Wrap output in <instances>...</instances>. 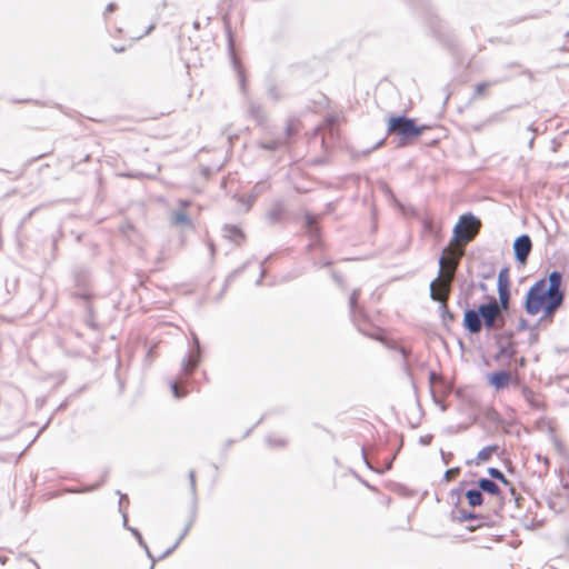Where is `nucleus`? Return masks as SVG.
<instances>
[{
	"label": "nucleus",
	"mask_w": 569,
	"mask_h": 569,
	"mask_svg": "<svg viewBox=\"0 0 569 569\" xmlns=\"http://www.w3.org/2000/svg\"><path fill=\"white\" fill-rule=\"evenodd\" d=\"M561 286L562 273L553 270L547 279H539L527 291L523 309L530 316L541 312L538 325L551 323L556 312L562 307L565 291Z\"/></svg>",
	"instance_id": "obj_1"
},
{
	"label": "nucleus",
	"mask_w": 569,
	"mask_h": 569,
	"mask_svg": "<svg viewBox=\"0 0 569 569\" xmlns=\"http://www.w3.org/2000/svg\"><path fill=\"white\" fill-rule=\"evenodd\" d=\"M506 325V318L496 310V298L481 303L477 309H466L463 312V327L471 335H477L482 327L487 330H499Z\"/></svg>",
	"instance_id": "obj_2"
},
{
	"label": "nucleus",
	"mask_w": 569,
	"mask_h": 569,
	"mask_svg": "<svg viewBox=\"0 0 569 569\" xmlns=\"http://www.w3.org/2000/svg\"><path fill=\"white\" fill-rule=\"evenodd\" d=\"M462 254L463 249H451L450 247H446L442 250V253L438 260V276L430 283V298L433 301L440 300V293L437 291V286L441 287L447 282V287H450V283L455 279V273Z\"/></svg>",
	"instance_id": "obj_3"
},
{
	"label": "nucleus",
	"mask_w": 569,
	"mask_h": 569,
	"mask_svg": "<svg viewBox=\"0 0 569 569\" xmlns=\"http://www.w3.org/2000/svg\"><path fill=\"white\" fill-rule=\"evenodd\" d=\"M425 126H417L415 119L406 116L391 117L388 122V133L398 138V146L405 147L422 134Z\"/></svg>",
	"instance_id": "obj_4"
},
{
	"label": "nucleus",
	"mask_w": 569,
	"mask_h": 569,
	"mask_svg": "<svg viewBox=\"0 0 569 569\" xmlns=\"http://www.w3.org/2000/svg\"><path fill=\"white\" fill-rule=\"evenodd\" d=\"M480 226L481 222L475 214L471 212L463 213L453 228V237L450 244L453 241L462 242L463 244L472 241L479 232Z\"/></svg>",
	"instance_id": "obj_5"
},
{
	"label": "nucleus",
	"mask_w": 569,
	"mask_h": 569,
	"mask_svg": "<svg viewBox=\"0 0 569 569\" xmlns=\"http://www.w3.org/2000/svg\"><path fill=\"white\" fill-rule=\"evenodd\" d=\"M192 342H193V349L189 351L181 361V368H180V376L179 380L180 382L183 381V378L189 377L200 365L201 362V347L199 338L196 333H192Z\"/></svg>",
	"instance_id": "obj_6"
},
{
	"label": "nucleus",
	"mask_w": 569,
	"mask_h": 569,
	"mask_svg": "<svg viewBox=\"0 0 569 569\" xmlns=\"http://www.w3.org/2000/svg\"><path fill=\"white\" fill-rule=\"evenodd\" d=\"M512 248H513L516 261L519 264L525 266L527 263L528 257L532 250L531 238L526 233L517 237L513 241Z\"/></svg>",
	"instance_id": "obj_7"
},
{
	"label": "nucleus",
	"mask_w": 569,
	"mask_h": 569,
	"mask_svg": "<svg viewBox=\"0 0 569 569\" xmlns=\"http://www.w3.org/2000/svg\"><path fill=\"white\" fill-rule=\"evenodd\" d=\"M337 118L333 116L328 117L321 126L315 129V134H321V144L327 148L328 140L333 139L337 134Z\"/></svg>",
	"instance_id": "obj_8"
},
{
	"label": "nucleus",
	"mask_w": 569,
	"mask_h": 569,
	"mask_svg": "<svg viewBox=\"0 0 569 569\" xmlns=\"http://www.w3.org/2000/svg\"><path fill=\"white\" fill-rule=\"evenodd\" d=\"M305 229L310 237L311 242L309 244V248H311L317 244V242L319 241V237H320V230H319L317 217H315L310 213H306Z\"/></svg>",
	"instance_id": "obj_9"
},
{
	"label": "nucleus",
	"mask_w": 569,
	"mask_h": 569,
	"mask_svg": "<svg viewBox=\"0 0 569 569\" xmlns=\"http://www.w3.org/2000/svg\"><path fill=\"white\" fill-rule=\"evenodd\" d=\"M488 381L497 390L505 389L511 381V373L507 370L493 371L488 376Z\"/></svg>",
	"instance_id": "obj_10"
},
{
	"label": "nucleus",
	"mask_w": 569,
	"mask_h": 569,
	"mask_svg": "<svg viewBox=\"0 0 569 569\" xmlns=\"http://www.w3.org/2000/svg\"><path fill=\"white\" fill-rule=\"evenodd\" d=\"M286 213V208L281 201H276L266 213V220L269 223H279L282 221Z\"/></svg>",
	"instance_id": "obj_11"
},
{
	"label": "nucleus",
	"mask_w": 569,
	"mask_h": 569,
	"mask_svg": "<svg viewBox=\"0 0 569 569\" xmlns=\"http://www.w3.org/2000/svg\"><path fill=\"white\" fill-rule=\"evenodd\" d=\"M477 483L481 492L483 491L492 496H499L501 493L499 486L491 479L480 478Z\"/></svg>",
	"instance_id": "obj_12"
},
{
	"label": "nucleus",
	"mask_w": 569,
	"mask_h": 569,
	"mask_svg": "<svg viewBox=\"0 0 569 569\" xmlns=\"http://www.w3.org/2000/svg\"><path fill=\"white\" fill-rule=\"evenodd\" d=\"M497 345H498V352L495 357L496 360H500L502 358L511 359L516 355V349L511 341H509L506 345L502 343L501 341H498Z\"/></svg>",
	"instance_id": "obj_13"
},
{
	"label": "nucleus",
	"mask_w": 569,
	"mask_h": 569,
	"mask_svg": "<svg viewBox=\"0 0 569 569\" xmlns=\"http://www.w3.org/2000/svg\"><path fill=\"white\" fill-rule=\"evenodd\" d=\"M499 300L496 299V310L499 313L508 311L510 302V290H498Z\"/></svg>",
	"instance_id": "obj_14"
},
{
	"label": "nucleus",
	"mask_w": 569,
	"mask_h": 569,
	"mask_svg": "<svg viewBox=\"0 0 569 569\" xmlns=\"http://www.w3.org/2000/svg\"><path fill=\"white\" fill-rule=\"evenodd\" d=\"M468 505L472 508L479 507L483 503V495L480 489H469L466 492Z\"/></svg>",
	"instance_id": "obj_15"
},
{
	"label": "nucleus",
	"mask_w": 569,
	"mask_h": 569,
	"mask_svg": "<svg viewBox=\"0 0 569 569\" xmlns=\"http://www.w3.org/2000/svg\"><path fill=\"white\" fill-rule=\"evenodd\" d=\"M229 50H230V54H231V60H232L233 67H234V69L238 72V78H239L241 90L243 91L244 90V76H243L242 70L240 69L239 61H238V59H237V57H236V54L233 52V42H232V38H231L230 34H229Z\"/></svg>",
	"instance_id": "obj_16"
},
{
	"label": "nucleus",
	"mask_w": 569,
	"mask_h": 569,
	"mask_svg": "<svg viewBox=\"0 0 569 569\" xmlns=\"http://www.w3.org/2000/svg\"><path fill=\"white\" fill-rule=\"evenodd\" d=\"M170 221L173 226H192L190 218L181 210L173 211Z\"/></svg>",
	"instance_id": "obj_17"
},
{
	"label": "nucleus",
	"mask_w": 569,
	"mask_h": 569,
	"mask_svg": "<svg viewBox=\"0 0 569 569\" xmlns=\"http://www.w3.org/2000/svg\"><path fill=\"white\" fill-rule=\"evenodd\" d=\"M449 289H450V287H447L445 298L440 297V300H438V302H440L441 317L445 322L455 320V315L448 309L447 303H446V299L449 295Z\"/></svg>",
	"instance_id": "obj_18"
},
{
	"label": "nucleus",
	"mask_w": 569,
	"mask_h": 569,
	"mask_svg": "<svg viewBox=\"0 0 569 569\" xmlns=\"http://www.w3.org/2000/svg\"><path fill=\"white\" fill-rule=\"evenodd\" d=\"M192 523H193V518H192V519H190V521L186 525V527H184V529H183L182 533L179 536V538L177 539V541L174 542V545H173L171 548H169L168 550H166V551H164V552L159 557V560L167 558L169 555H171V553L174 551V549H176V548L181 543V541L183 540V538H184V537L187 536V533L189 532V530H190V528H191Z\"/></svg>",
	"instance_id": "obj_19"
},
{
	"label": "nucleus",
	"mask_w": 569,
	"mask_h": 569,
	"mask_svg": "<svg viewBox=\"0 0 569 569\" xmlns=\"http://www.w3.org/2000/svg\"><path fill=\"white\" fill-rule=\"evenodd\" d=\"M498 290H509V269L502 268L498 273Z\"/></svg>",
	"instance_id": "obj_20"
},
{
	"label": "nucleus",
	"mask_w": 569,
	"mask_h": 569,
	"mask_svg": "<svg viewBox=\"0 0 569 569\" xmlns=\"http://www.w3.org/2000/svg\"><path fill=\"white\" fill-rule=\"evenodd\" d=\"M499 449V446L498 445H491V446H487L485 448H482L478 455H477V459L479 461H488L491 456L497 452Z\"/></svg>",
	"instance_id": "obj_21"
},
{
	"label": "nucleus",
	"mask_w": 569,
	"mask_h": 569,
	"mask_svg": "<svg viewBox=\"0 0 569 569\" xmlns=\"http://www.w3.org/2000/svg\"><path fill=\"white\" fill-rule=\"evenodd\" d=\"M500 81L499 80H492V81H485V82H480L476 86L475 88V93L472 94V99H477L479 97H482L486 94V90L491 87V86H495L497 83H499Z\"/></svg>",
	"instance_id": "obj_22"
},
{
	"label": "nucleus",
	"mask_w": 569,
	"mask_h": 569,
	"mask_svg": "<svg viewBox=\"0 0 569 569\" xmlns=\"http://www.w3.org/2000/svg\"><path fill=\"white\" fill-rule=\"evenodd\" d=\"M226 231L228 232V238L239 244V240L243 239V232L236 226H226Z\"/></svg>",
	"instance_id": "obj_23"
},
{
	"label": "nucleus",
	"mask_w": 569,
	"mask_h": 569,
	"mask_svg": "<svg viewBox=\"0 0 569 569\" xmlns=\"http://www.w3.org/2000/svg\"><path fill=\"white\" fill-rule=\"evenodd\" d=\"M359 295H360V290L359 289H355L351 292L350 298H349V308H350V312H351L353 318L357 317V312H359V315H361V311H360V309L358 308V305H357Z\"/></svg>",
	"instance_id": "obj_24"
},
{
	"label": "nucleus",
	"mask_w": 569,
	"mask_h": 569,
	"mask_svg": "<svg viewBox=\"0 0 569 569\" xmlns=\"http://www.w3.org/2000/svg\"><path fill=\"white\" fill-rule=\"evenodd\" d=\"M457 519L459 521H470V520L482 519V516L471 512V511H467L465 509H459Z\"/></svg>",
	"instance_id": "obj_25"
},
{
	"label": "nucleus",
	"mask_w": 569,
	"mask_h": 569,
	"mask_svg": "<svg viewBox=\"0 0 569 569\" xmlns=\"http://www.w3.org/2000/svg\"><path fill=\"white\" fill-rule=\"evenodd\" d=\"M488 473L492 479H496L506 486H510V481L505 477L501 470L490 467L488 468Z\"/></svg>",
	"instance_id": "obj_26"
},
{
	"label": "nucleus",
	"mask_w": 569,
	"mask_h": 569,
	"mask_svg": "<svg viewBox=\"0 0 569 569\" xmlns=\"http://www.w3.org/2000/svg\"><path fill=\"white\" fill-rule=\"evenodd\" d=\"M522 396L530 403V406L532 408L538 409L540 407V403L535 398L533 391L531 389H529L528 387L522 388Z\"/></svg>",
	"instance_id": "obj_27"
},
{
	"label": "nucleus",
	"mask_w": 569,
	"mask_h": 569,
	"mask_svg": "<svg viewBox=\"0 0 569 569\" xmlns=\"http://www.w3.org/2000/svg\"><path fill=\"white\" fill-rule=\"evenodd\" d=\"M250 114L258 121L262 122L264 120V112L259 104L251 103L249 108Z\"/></svg>",
	"instance_id": "obj_28"
},
{
	"label": "nucleus",
	"mask_w": 569,
	"mask_h": 569,
	"mask_svg": "<svg viewBox=\"0 0 569 569\" xmlns=\"http://www.w3.org/2000/svg\"><path fill=\"white\" fill-rule=\"evenodd\" d=\"M284 144V140L277 139L261 143V147L269 151H274Z\"/></svg>",
	"instance_id": "obj_29"
},
{
	"label": "nucleus",
	"mask_w": 569,
	"mask_h": 569,
	"mask_svg": "<svg viewBox=\"0 0 569 569\" xmlns=\"http://www.w3.org/2000/svg\"><path fill=\"white\" fill-rule=\"evenodd\" d=\"M170 388H171L173 397L177 398V399H180V398H182V397H184L187 395V390L181 389L179 387L178 381H171L170 382Z\"/></svg>",
	"instance_id": "obj_30"
},
{
	"label": "nucleus",
	"mask_w": 569,
	"mask_h": 569,
	"mask_svg": "<svg viewBox=\"0 0 569 569\" xmlns=\"http://www.w3.org/2000/svg\"><path fill=\"white\" fill-rule=\"evenodd\" d=\"M268 189H269V183L267 181H259L253 186L251 191L254 193V196L259 197L260 194L266 192Z\"/></svg>",
	"instance_id": "obj_31"
},
{
	"label": "nucleus",
	"mask_w": 569,
	"mask_h": 569,
	"mask_svg": "<svg viewBox=\"0 0 569 569\" xmlns=\"http://www.w3.org/2000/svg\"><path fill=\"white\" fill-rule=\"evenodd\" d=\"M459 473H460L459 467L450 468V469L446 470L443 478L446 481H451V480L456 479L459 476Z\"/></svg>",
	"instance_id": "obj_32"
},
{
	"label": "nucleus",
	"mask_w": 569,
	"mask_h": 569,
	"mask_svg": "<svg viewBox=\"0 0 569 569\" xmlns=\"http://www.w3.org/2000/svg\"><path fill=\"white\" fill-rule=\"evenodd\" d=\"M511 108H512V107L507 108V109H506V111H507V110H510ZM503 112H505V110H503V111L496 112V113L491 114V116L487 119V122L492 123V122H500V121H502V120H503V116H502V114H503Z\"/></svg>",
	"instance_id": "obj_33"
},
{
	"label": "nucleus",
	"mask_w": 569,
	"mask_h": 569,
	"mask_svg": "<svg viewBox=\"0 0 569 569\" xmlns=\"http://www.w3.org/2000/svg\"><path fill=\"white\" fill-rule=\"evenodd\" d=\"M266 441L270 447H283L286 445V441L283 439H274L272 436H268Z\"/></svg>",
	"instance_id": "obj_34"
},
{
	"label": "nucleus",
	"mask_w": 569,
	"mask_h": 569,
	"mask_svg": "<svg viewBox=\"0 0 569 569\" xmlns=\"http://www.w3.org/2000/svg\"><path fill=\"white\" fill-rule=\"evenodd\" d=\"M423 230L426 232H429V233H436V229H435V226H433V222L430 220V219H425L423 222Z\"/></svg>",
	"instance_id": "obj_35"
},
{
	"label": "nucleus",
	"mask_w": 569,
	"mask_h": 569,
	"mask_svg": "<svg viewBox=\"0 0 569 569\" xmlns=\"http://www.w3.org/2000/svg\"><path fill=\"white\" fill-rule=\"evenodd\" d=\"M128 530L132 532V535L136 537V539H137V541H138V543L140 546H144V540H143V538H142V536H141V533H140V531L138 529H136V528H128Z\"/></svg>",
	"instance_id": "obj_36"
},
{
	"label": "nucleus",
	"mask_w": 569,
	"mask_h": 569,
	"mask_svg": "<svg viewBox=\"0 0 569 569\" xmlns=\"http://www.w3.org/2000/svg\"><path fill=\"white\" fill-rule=\"evenodd\" d=\"M189 480H190L191 492H192L193 497H196V479H194L193 470H191L189 472Z\"/></svg>",
	"instance_id": "obj_37"
},
{
	"label": "nucleus",
	"mask_w": 569,
	"mask_h": 569,
	"mask_svg": "<svg viewBox=\"0 0 569 569\" xmlns=\"http://www.w3.org/2000/svg\"><path fill=\"white\" fill-rule=\"evenodd\" d=\"M438 381H441V378L435 371H430L429 372V382H430V385L433 386Z\"/></svg>",
	"instance_id": "obj_38"
},
{
	"label": "nucleus",
	"mask_w": 569,
	"mask_h": 569,
	"mask_svg": "<svg viewBox=\"0 0 569 569\" xmlns=\"http://www.w3.org/2000/svg\"><path fill=\"white\" fill-rule=\"evenodd\" d=\"M268 94L270 98H272L273 100H279L280 99V96L278 93V90L276 87H271L269 90H268Z\"/></svg>",
	"instance_id": "obj_39"
},
{
	"label": "nucleus",
	"mask_w": 569,
	"mask_h": 569,
	"mask_svg": "<svg viewBox=\"0 0 569 569\" xmlns=\"http://www.w3.org/2000/svg\"><path fill=\"white\" fill-rule=\"evenodd\" d=\"M141 547L146 550V553H147L148 558L152 561V565H151L150 569H153L154 568V562H156L154 557L150 552V550H149V548H148L146 542H144V546H141Z\"/></svg>",
	"instance_id": "obj_40"
},
{
	"label": "nucleus",
	"mask_w": 569,
	"mask_h": 569,
	"mask_svg": "<svg viewBox=\"0 0 569 569\" xmlns=\"http://www.w3.org/2000/svg\"><path fill=\"white\" fill-rule=\"evenodd\" d=\"M528 326H529L528 321L526 319L521 318L518 322L517 329H518V331H523L528 328Z\"/></svg>",
	"instance_id": "obj_41"
},
{
	"label": "nucleus",
	"mask_w": 569,
	"mask_h": 569,
	"mask_svg": "<svg viewBox=\"0 0 569 569\" xmlns=\"http://www.w3.org/2000/svg\"><path fill=\"white\" fill-rule=\"evenodd\" d=\"M106 477H107V472L103 475V479H102L101 482H99V483H97L94 486L88 487L86 489L79 490L78 492L92 491V490L99 488L101 486V483L104 481Z\"/></svg>",
	"instance_id": "obj_42"
},
{
	"label": "nucleus",
	"mask_w": 569,
	"mask_h": 569,
	"mask_svg": "<svg viewBox=\"0 0 569 569\" xmlns=\"http://www.w3.org/2000/svg\"><path fill=\"white\" fill-rule=\"evenodd\" d=\"M431 440H432V436H430V435L420 438V442L425 446L430 445Z\"/></svg>",
	"instance_id": "obj_43"
},
{
	"label": "nucleus",
	"mask_w": 569,
	"mask_h": 569,
	"mask_svg": "<svg viewBox=\"0 0 569 569\" xmlns=\"http://www.w3.org/2000/svg\"><path fill=\"white\" fill-rule=\"evenodd\" d=\"M295 132H296V130H295L292 124H288L287 128H286V136H287V138L292 136Z\"/></svg>",
	"instance_id": "obj_44"
},
{
	"label": "nucleus",
	"mask_w": 569,
	"mask_h": 569,
	"mask_svg": "<svg viewBox=\"0 0 569 569\" xmlns=\"http://www.w3.org/2000/svg\"><path fill=\"white\" fill-rule=\"evenodd\" d=\"M258 196H254V193L251 191L249 199H248V209L251 207V204L256 201Z\"/></svg>",
	"instance_id": "obj_45"
},
{
	"label": "nucleus",
	"mask_w": 569,
	"mask_h": 569,
	"mask_svg": "<svg viewBox=\"0 0 569 569\" xmlns=\"http://www.w3.org/2000/svg\"><path fill=\"white\" fill-rule=\"evenodd\" d=\"M258 196H254V193L251 191L249 199H248V209L251 207V204L256 201Z\"/></svg>",
	"instance_id": "obj_46"
},
{
	"label": "nucleus",
	"mask_w": 569,
	"mask_h": 569,
	"mask_svg": "<svg viewBox=\"0 0 569 569\" xmlns=\"http://www.w3.org/2000/svg\"><path fill=\"white\" fill-rule=\"evenodd\" d=\"M116 9V4L114 3H109L106 8V11H104V14H108V13H111L113 12Z\"/></svg>",
	"instance_id": "obj_47"
},
{
	"label": "nucleus",
	"mask_w": 569,
	"mask_h": 569,
	"mask_svg": "<svg viewBox=\"0 0 569 569\" xmlns=\"http://www.w3.org/2000/svg\"><path fill=\"white\" fill-rule=\"evenodd\" d=\"M123 502H128V497H127V495H121V496H120V500H119V506H120V508L122 507V503H123Z\"/></svg>",
	"instance_id": "obj_48"
},
{
	"label": "nucleus",
	"mask_w": 569,
	"mask_h": 569,
	"mask_svg": "<svg viewBox=\"0 0 569 569\" xmlns=\"http://www.w3.org/2000/svg\"><path fill=\"white\" fill-rule=\"evenodd\" d=\"M243 268H244V267H242V268H240V269L234 270V271L229 276L228 281H229L231 278H233V277H236L237 274H239V273L242 271V269H243Z\"/></svg>",
	"instance_id": "obj_49"
},
{
	"label": "nucleus",
	"mask_w": 569,
	"mask_h": 569,
	"mask_svg": "<svg viewBox=\"0 0 569 569\" xmlns=\"http://www.w3.org/2000/svg\"><path fill=\"white\" fill-rule=\"evenodd\" d=\"M122 518H123V526H124V528H126V529L130 528V527L128 526V516H127V513H123V515H122Z\"/></svg>",
	"instance_id": "obj_50"
},
{
	"label": "nucleus",
	"mask_w": 569,
	"mask_h": 569,
	"mask_svg": "<svg viewBox=\"0 0 569 569\" xmlns=\"http://www.w3.org/2000/svg\"><path fill=\"white\" fill-rule=\"evenodd\" d=\"M361 453H362V456H363V459H365V461H366L367 466H368L370 469H373V468L371 467V465L369 463V461L367 460L365 449H362V450H361Z\"/></svg>",
	"instance_id": "obj_51"
},
{
	"label": "nucleus",
	"mask_w": 569,
	"mask_h": 569,
	"mask_svg": "<svg viewBox=\"0 0 569 569\" xmlns=\"http://www.w3.org/2000/svg\"><path fill=\"white\" fill-rule=\"evenodd\" d=\"M263 274H264V270L262 269L261 274H260V278L257 280V284H258V286H259V284H261V281H262V277H263Z\"/></svg>",
	"instance_id": "obj_52"
},
{
	"label": "nucleus",
	"mask_w": 569,
	"mask_h": 569,
	"mask_svg": "<svg viewBox=\"0 0 569 569\" xmlns=\"http://www.w3.org/2000/svg\"><path fill=\"white\" fill-rule=\"evenodd\" d=\"M333 279H335L338 283H340V281H341V277H340L339 274H337V273H333Z\"/></svg>",
	"instance_id": "obj_53"
},
{
	"label": "nucleus",
	"mask_w": 569,
	"mask_h": 569,
	"mask_svg": "<svg viewBox=\"0 0 569 569\" xmlns=\"http://www.w3.org/2000/svg\"><path fill=\"white\" fill-rule=\"evenodd\" d=\"M400 351H401V353H402L403 358H407V356H408V351H407L405 348H401V350H400Z\"/></svg>",
	"instance_id": "obj_54"
},
{
	"label": "nucleus",
	"mask_w": 569,
	"mask_h": 569,
	"mask_svg": "<svg viewBox=\"0 0 569 569\" xmlns=\"http://www.w3.org/2000/svg\"><path fill=\"white\" fill-rule=\"evenodd\" d=\"M479 288H480L481 290H486V289H487V287H486V284H485L483 282H480Z\"/></svg>",
	"instance_id": "obj_55"
},
{
	"label": "nucleus",
	"mask_w": 569,
	"mask_h": 569,
	"mask_svg": "<svg viewBox=\"0 0 569 569\" xmlns=\"http://www.w3.org/2000/svg\"><path fill=\"white\" fill-rule=\"evenodd\" d=\"M37 209H38V208L32 209V210L29 212L28 218H30Z\"/></svg>",
	"instance_id": "obj_56"
},
{
	"label": "nucleus",
	"mask_w": 569,
	"mask_h": 569,
	"mask_svg": "<svg viewBox=\"0 0 569 569\" xmlns=\"http://www.w3.org/2000/svg\"><path fill=\"white\" fill-rule=\"evenodd\" d=\"M519 365H520V366H523V365H525V359H523V358H521V359L519 360Z\"/></svg>",
	"instance_id": "obj_57"
},
{
	"label": "nucleus",
	"mask_w": 569,
	"mask_h": 569,
	"mask_svg": "<svg viewBox=\"0 0 569 569\" xmlns=\"http://www.w3.org/2000/svg\"><path fill=\"white\" fill-rule=\"evenodd\" d=\"M0 562H1L2 565H4V563H6V558H1V559H0Z\"/></svg>",
	"instance_id": "obj_58"
},
{
	"label": "nucleus",
	"mask_w": 569,
	"mask_h": 569,
	"mask_svg": "<svg viewBox=\"0 0 569 569\" xmlns=\"http://www.w3.org/2000/svg\"><path fill=\"white\" fill-rule=\"evenodd\" d=\"M381 144H382V141L378 142V143L376 144L375 149H376V148H378V147H380Z\"/></svg>",
	"instance_id": "obj_59"
},
{
	"label": "nucleus",
	"mask_w": 569,
	"mask_h": 569,
	"mask_svg": "<svg viewBox=\"0 0 569 569\" xmlns=\"http://www.w3.org/2000/svg\"><path fill=\"white\" fill-rule=\"evenodd\" d=\"M447 459H448V456H445L443 461H445L446 465H448V460Z\"/></svg>",
	"instance_id": "obj_60"
},
{
	"label": "nucleus",
	"mask_w": 569,
	"mask_h": 569,
	"mask_svg": "<svg viewBox=\"0 0 569 569\" xmlns=\"http://www.w3.org/2000/svg\"><path fill=\"white\" fill-rule=\"evenodd\" d=\"M533 144V138L530 140L529 146L532 147Z\"/></svg>",
	"instance_id": "obj_61"
},
{
	"label": "nucleus",
	"mask_w": 569,
	"mask_h": 569,
	"mask_svg": "<svg viewBox=\"0 0 569 569\" xmlns=\"http://www.w3.org/2000/svg\"><path fill=\"white\" fill-rule=\"evenodd\" d=\"M528 130L533 131V127H532V126H529V127H528Z\"/></svg>",
	"instance_id": "obj_62"
},
{
	"label": "nucleus",
	"mask_w": 569,
	"mask_h": 569,
	"mask_svg": "<svg viewBox=\"0 0 569 569\" xmlns=\"http://www.w3.org/2000/svg\"><path fill=\"white\" fill-rule=\"evenodd\" d=\"M510 491H511V493H512L513 496L516 495V492H515V489H513V488H511V489H510Z\"/></svg>",
	"instance_id": "obj_63"
},
{
	"label": "nucleus",
	"mask_w": 569,
	"mask_h": 569,
	"mask_svg": "<svg viewBox=\"0 0 569 569\" xmlns=\"http://www.w3.org/2000/svg\"><path fill=\"white\" fill-rule=\"evenodd\" d=\"M329 264H330V261H326V262L323 263V266H329Z\"/></svg>",
	"instance_id": "obj_64"
}]
</instances>
